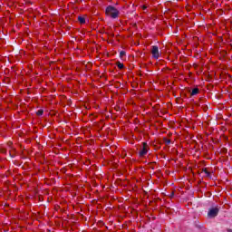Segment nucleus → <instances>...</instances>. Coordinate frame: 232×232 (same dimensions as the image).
<instances>
[{"mask_svg": "<svg viewBox=\"0 0 232 232\" xmlns=\"http://www.w3.org/2000/svg\"><path fill=\"white\" fill-rule=\"evenodd\" d=\"M105 14L111 19H117L121 12L113 5H108L105 9Z\"/></svg>", "mask_w": 232, "mask_h": 232, "instance_id": "obj_1", "label": "nucleus"}, {"mask_svg": "<svg viewBox=\"0 0 232 232\" xmlns=\"http://www.w3.org/2000/svg\"><path fill=\"white\" fill-rule=\"evenodd\" d=\"M219 211H220V208H218V207L209 208L208 212V218H215V217H217L218 215Z\"/></svg>", "mask_w": 232, "mask_h": 232, "instance_id": "obj_2", "label": "nucleus"}, {"mask_svg": "<svg viewBox=\"0 0 232 232\" xmlns=\"http://www.w3.org/2000/svg\"><path fill=\"white\" fill-rule=\"evenodd\" d=\"M151 54L153 59H159V57H160V52H159V46L153 45L151 47Z\"/></svg>", "mask_w": 232, "mask_h": 232, "instance_id": "obj_3", "label": "nucleus"}, {"mask_svg": "<svg viewBox=\"0 0 232 232\" xmlns=\"http://www.w3.org/2000/svg\"><path fill=\"white\" fill-rule=\"evenodd\" d=\"M140 157H144V155L148 154V143H143V148L139 152Z\"/></svg>", "mask_w": 232, "mask_h": 232, "instance_id": "obj_4", "label": "nucleus"}, {"mask_svg": "<svg viewBox=\"0 0 232 232\" xmlns=\"http://www.w3.org/2000/svg\"><path fill=\"white\" fill-rule=\"evenodd\" d=\"M200 92V90H198V88H194L192 89V92H190V95L193 97L195 95H198V92Z\"/></svg>", "mask_w": 232, "mask_h": 232, "instance_id": "obj_5", "label": "nucleus"}, {"mask_svg": "<svg viewBox=\"0 0 232 232\" xmlns=\"http://www.w3.org/2000/svg\"><path fill=\"white\" fill-rule=\"evenodd\" d=\"M78 21L80 24H86V18H84L83 16H78Z\"/></svg>", "mask_w": 232, "mask_h": 232, "instance_id": "obj_6", "label": "nucleus"}, {"mask_svg": "<svg viewBox=\"0 0 232 232\" xmlns=\"http://www.w3.org/2000/svg\"><path fill=\"white\" fill-rule=\"evenodd\" d=\"M117 66L120 70H122V68H124V63H121V62H118L117 63Z\"/></svg>", "mask_w": 232, "mask_h": 232, "instance_id": "obj_7", "label": "nucleus"}, {"mask_svg": "<svg viewBox=\"0 0 232 232\" xmlns=\"http://www.w3.org/2000/svg\"><path fill=\"white\" fill-rule=\"evenodd\" d=\"M44 113V111L39 110V111H37L36 115H38L39 117H41V115H43Z\"/></svg>", "mask_w": 232, "mask_h": 232, "instance_id": "obj_8", "label": "nucleus"}, {"mask_svg": "<svg viewBox=\"0 0 232 232\" xmlns=\"http://www.w3.org/2000/svg\"><path fill=\"white\" fill-rule=\"evenodd\" d=\"M204 173L207 175V177H211V173L208 171L207 169H204Z\"/></svg>", "mask_w": 232, "mask_h": 232, "instance_id": "obj_9", "label": "nucleus"}, {"mask_svg": "<svg viewBox=\"0 0 232 232\" xmlns=\"http://www.w3.org/2000/svg\"><path fill=\"white\" fill-rule=\"evenodd\" d=\"M124 55H126V52L121 51L120 57L122 58V57H124Z\"/></svg>", "mask_w": 232, "mask_h": 232, "instance_id": "obj_10", "label": "nucleus"}, {"mask_svg": "<svg viewBox=\"0 0 232 232\" xmlns=\"http://www.w3.org/2000/svg\"><path fill=\"white\" fill-rule=\"evenodd\" d=\"M165 143H166V144H171V140H169V139H165Z\"/></svg>", "mask_w": 232, "mask_h": 232, "instance_id": "obj_11", "label": "nucleus"}, {"mask_svg": "<svg viewBox=\"0 0 232 232\" xmlns=\"http://www.w3.org/2000/svg\"><path fill=\"white\" fill-rule=\"evenodd\" d=\"M228 232H232V230H231V229H229V230H228Z\"/></svg>", "mask_w": 232, "mask_h": 232, "instance_id": "obj_12", "label": "nucleus"}]
</instances>
